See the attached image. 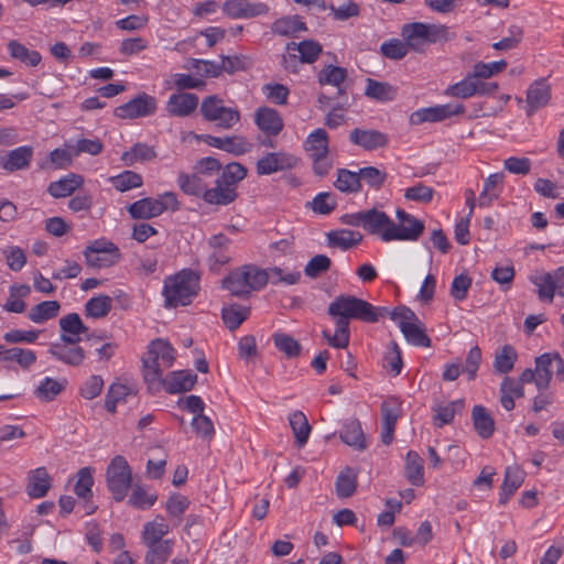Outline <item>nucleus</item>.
I'll return each instance as SVG.
<instances>
[{
	"instance_id": "11",
	"label": "nucleus",
	"mask_w": 564,
	"mask_h": 564,
	"mask_svg": "<svg viewBox=\"0 0 564 564\" xmlns=\"http://www.w3.org/2000/svg\"><path fill=\"white\" fill-rule=\"evenodd\" d=\"M158 110L155 97L141 93L128 102L115 109V116L120 119H137L150 117Z\"/></svg>"
},
{
	"instance_id": "46",
	"label": "nucleus",
	"mask_w": 564,
	"mask_h": 564,
	"mask_svg": "<svg viewBox=\"0 0 564 564\" xmlns=\"http://www.w3.org/2000/svg\"><path fill=\"white\" fill-rule=\"evenodd\" d=\"M61 304L57 301H44L33 306L28 317L36 324H42L56 317L59 313Z\"/></svg>"
},
{
	"instance_id": "15",
	"label": "nucleus",
	"mask_w": 564,
	"mask_h": 564,
	"mask_svg": "<svg viewBox=\"0 0 564 564\" xmlns=\"http://www.w3.org/2000/svg\"><path fill=\"white\" fill-rule=\"evenodd\" d=\"M297 159L285 152H270L263 155L257 162V173L259 175H270L279 171L293 169Z\"/></svg>"
},
{
	"instance_id": "10",
	"label": "nucleus",
	"mask_w": 564,
	"mask_h": 564,
	"mask_svg": "<svg viewBox=\"0 0 564 564\" xmlns=\"http://www.w3.org/2000/svg\"><path fill=\"white\" fill-rule=\"evenodd\" d=\"M530 281L536 286L541 302L552 303L556 293L564 296V265L552 272L535 273L530 276Z\"/></svg>"
},
{
	"instance_id": "18",
	"label": "nucleus",
	"mask_w": 564,
	"mask_h": 564,
	"mask_svg": "<svg viewBox=\"0 0 564 564\" xmlns=\"http://www.w3.org/2000/svg\"><path fill=\"white\" fill-rule=\"evenodd\" d=\"M33 148L30 145L19 147L0 156V169L13 173L26 170L33 158Z\"/></svg>"
},
{
	"instance_id": "4",
	"label": "nucleus",
	"mask_w": 564,
	"mask_h": 564,
	"mask_svg": "<svg viewBox=\"0 0 564 564\" xmlns=\"http://www.w3.org/2000/svg\"><path fill=\"white\" fill-rule=\"evenodd\" d=\"M401 35L406 41L409 48L415 53H424L431 44L445 42L454 37L448 26L423 22L404 24L401 29Z\"/></svg>"
},
{
	"instance_id": "8",
	"label": "nucleus",
	"mask_w": 564,
	"mask_h": 564,
	"mask_svg": "<svg viewBox=\"0 0 564 564\" xmlns=\"http://www.w3.org/2000/svg\"><path fill=\"white\" fill-rule=\"evenodd\" d=\"M200 111L204 119L217 122V126L224 129L232 128L240 120V112L235 108L225 107L223 100L215 95L203 100Z\"/></svg>"
},
{
	"instance_id": "34",
	"label": "nucleus",
	"mask_w": 564,
	"mask_h": 564,
	"mask_svg": "<svg viewBox=\"0 0 564 564\" xmlns=\"http://www.w3.org/2000/svg\"><path fill=\"white\" fill-rule=\"evenodd\" d=\"M523 475L518 468L507 467L499 494V503L506 505L523 482Z\"/></svg>"
},
{
	"instance_id": "24",
	"label": "nucleus",
	"mask_w": 564,
	"mask_h": 564,
	"mask_svg": "<svg viewBox=\"0 0 564 564\" xmlns=\"http://www.w3.org/2000/svg\"><path fill=\"white\" fill-rule=\"evenodd\" d=\"M340 440L356 451H365L367 442L361 429V424L357 419H348L345 421L340 431Z\"/></svg>"
},
{
	"instance_id": "17",
	"label": "nucleus",
	"mask_w": 564,
	"mask_h": 564,
	"mask_svg": "<svg viewBox=\"0 0 564 564\" xmlns=\"http://www.w3.org/2000/svg\"><path fill=\"white\" fill-rule=\"evenodd\" d=\"M224 12L234 19H248L265 14L269 7L265 3H251L248 0H227L223 6Z\"/></svg>"
},
{
	"instance_id": "59",
	"label": "nucleus",
	"mask_w": 564,
	"mask_h": 564,
	"mask_svg": "<svg viewBox=\"0 0 564 564\" xmlns=\"http://www.w3.org/2000/svg\"><path fill=\"white\" fill-rule=\"evenodd\" d=\"M357 488V476L352 469L346 468L336 479V494L339 498L351 497Z\"/></svg>"
},
{
	"instance_id": "51",
	"label": "nucleus",
	"mask_w": 564,
	"mask_h": 564,
	"mask_svg": "<svg viewBox=\"0 0 564 564\" xmlns=\"http://www.w3.org/2000/svg\"><path fill=\"white\" fill-rule=\"evenodd\" d=\"M156 158L153 147L145 143H137L129 151H126L121 160L127 166H131L137 162H147Z\"/></svg>"
},
{
	"instance_id": "49",
	"label": "nucleus",
	"mask_w": 564,
	"mask_h": 564,
	"mask_svg": "<svg viewBox=\"0 0 564 564\" xmlns=\"http://www.w3.org/2000/svg\"><path fill=\"white\" fill-rule=\"evenodd\" d=\"M250 308L238 304L223 307L221 317L225 325L230 329H237L249 316Z\"/></svg>"
},
{
	"instance_id": "62",
	"label": "nucleus",
	"mask_w": 564,
	"mask_h": 564,
	"mask_svg": "<svg viewBox=\"0 0 564 564\" xmlns=\"http://www.w3.org/2000/svg\"><path fill=\"white\" fill-rule=\"evenodd\" d=\"M474 73L469 74L463 80L448 86L445 90V95L455 98L467 99L476 95Z\"/></svg>"
},
{
	"instance_id": "37",
	"label": "nucleus",
	"mask_w": 564,
	"mask_h": 564,
	"mask_svg": "<svg viewBox=\"0 0 564 564\" xmlns=\"http://www.w3.org/2000/svg\"><path fill=\"white\" fill-rule=\"evenodd\" d=\"M8 51L13 59H18L26 66L35 67L42 61V56L37 51L29 50L24 44L17 40L8 42Z\"/></svg>"
},
{
	"instance_id": "20",
	"label": "nucleus",
	"mask_w": 564,
	"mask_h": 564,
	"mask_svg": "<svg viewBox=\"0 0 564 564\" xmlns=\"http://www.w3.org/2000/svg\"><path fill=\"white\" fill-rule=\"evenodd\" d=\"M47 352L56 360L70 367H80L86 358L85 348L82 346L50 344Z\"/></svg>"
},
{
	"instance_id": "3",
	"label": "nucleus",
	"mask_w": 564,
	"mask_h": 564,
	"mask_svg": "<svg viewBox=\"0 0 564 564\" xmlns=\"http://www.w3.org/2000/svg\"><path fill=\"white\" fill-rule=\"evenodd\" d=\"M174 359L175 350L167 340H152L142 358L144 381L152 388H159L164 382L163 371L172 367Z\"/></svg>"
},
{
	"instance_id": "39",
	"label": "nucleus",
	"mask_w": 564,
	"mask_h": 564,
	"mask_svg": "<svg viewBox=\"0 0 564 564\" xmlns=\"http://www.w3.org/2000/svg\"><path fill=\"white\" fill-rule=\"evenodd\" d=\"M286 51H296L300 55L302 63H314L322 53V45L313 40H304L300 43L290 42L286 45Z\"/></svg>"
},
{
	"instance_id": "5",
	"label": "nucleus",
	"mask_w": 564,
	"mask_h": 564,
	"mask_svg": "<svg viewBox=\"0 0 564 564\" xmlns=\"http://www.w3.org/2000/svg\"><path fill=\"white\" fill-rule=\"evenodd\" d=\"M268 283V274L253 264L242 265L231 271L224 280L223 288L232 295L245 297L252 291H259Z\"/></svg>"
},
{
	"instance_id": "30",
	"label": "nucleus",
	"mask_w": 564,
	"mask_h": 564,
	"mask_svg": "<svg viewBox=\"0 0 564 564\" xmlns=\"http://www.w3.org/2000/svg\"><path fill=\"white\" fill-rule=\"evenodd\" d=\"M197 376L192 371H174L167 376L166 380L162 384L170 393H180L192 390L196 383Z\"/></svg>"
},
{
	"instance_id": "14",
	"label": "nucleus",
	"mask_w": 564,
	"mask_h": 564,
	"mask_svg": "<svg viewBox=\"0 0 564 564\" xmlns=\"http://www.w3.org/2000/svg\"><path fill=\"white\" fill-rule=\"evenodd\" d=\"M349 141L365 151H376L389 144V137L376 129L355 128L349 132Z\"/></svg>"
},
{
	"instance_id": "61",
	"label": "nucleus",
	"mask_w": 564,
	"mask_h": 564,
	"mask_svg": "<svg viewBox=\"0 0 564 564\" xmlns=\"http://www.w3.org/2000/svg\"><path fill=\"white\" fill-rule=\"evenodd\" d=\"M64 389V383L56 379L46 377L40 382L34 393L37 399L50 402L53 401Z\"/></svg>"
},
{
	"instance_id": "21",
	"label": "nucleus",
	"mask_w": 564,
	"mask_h": 564,
	"mask_svg": "<svg viewBox=\"0 0 564 564\" xmlns=\"http://www.w3.org/2000/svg\"><path fill=\"white\" fill-rule=\"evenodd\" d=\"M254 122L268 137H275L283 129V120L280 113L268 107L259 108L256 111Z\"/></svg>"
},
{
	"instance_id": "13",
	"label": "nucleus",
	"mask_w": 564,
	"mask_h": 564,
	"mask_svg": "<svg viewBox=\"0 0 564 564\" xmlns=\"http://www.w3.org/2000/svg\"><path fill=\"white\" fill-rule=\"evenodd\" d=\"M231 240L224 234L212 236L207 241L208 258L207 262L213 271H218L221 267L231 260L230 253Z\"/></svg>"
},
{
	"instance_id": "12",
	"label": "nucleus",
	"mask_w": 564,
	"mask_h": 564,
	"mask_svg": "<svg viewBox=\"0 0 564 564\" xmlns=\"http://www.w3.org/2000/svg\"><path fill=\"white\" fill-rule=\"evenodd\" d=\"M465 107L463 104H446L434 107L423 108L413 112L410 117L412 124H421L423 122H438L452 116L463 115Z\"/></svg>"
},
{
	"instance_id": "44",
	"label": "nucleus",
	"mask_w": 564,
	"mask_h": 564,
	"mask_svg": "<svg viewBox=\"0 0 564 564\" xmlns=\"http://www.w3.org/2000/svg\"><path fill=\"white\" fill-rule=\"evenodd\" d=\"M61 332L69 333L70 335L85 336L87 341L97 339V337L88 334V327L84 325L80 316L77 313H69L59 319ZM98 339H101L98 337Z\"/></svg>"
},
{
	"instance_id": "29",
	"label": "nucleus",
	"mask_w": 564,
	"mask_h": 564,
	"mask_svg": "<svg viewBox=\"0 0 564 564\" xmlns=\"http://www.w3.org/2000/svg\"><path fill=\"white\" fill-rule=\"evenodd\" d=\"M327 243L332 248L348 250L362 241V235L350 229H338L327 232Z\"/></svg>"
},
{
	"instance_id": "57",
	"label": "nucleus",
	"mask_w": 564,
	"mask_h": 564,
	"mask_svg": "<svg viewBox=\"0 0 564 564\" xmlns=\"http://www.w3.org/2000/svg\"><path fill=\"white\" fill-rule=\"evenodd\" d=\"M112 307V300L108 295H98L88 300L85 304L86 315L93 318H101L108 315Z\"/></svg>"
},
{
	"instance_id": "55",
	"label": "nucleus",
	"mask_w": 564,
	"mask_h": 564,
	"mask_svg": "<svg viewBox=\"0 0 564 564\" xmlns=\"http://www.w3.org/2000/svg\"><path fill=\"white\" fill-rule=\"evenodd\" d=\"M290 425L292 427V431L295 435L296 443L300 447H302L304 444H306L310 433H311V425L305 416V414L301 411L293 412L290 417Z\"/></svg>"
},
{
	"instance_id": "27",
	"label": "nucleus",
	"mask_w": 564,
	"mask_h": 564,
	"mask_svg": "<svg viewBox=\"0 0 564 564\" xmlns=\"http://www.w3.org/2000/svg\"><path fill=\"white\" fill-rule=\"evenodd\" d=\"M347 77L346 68L327 65L318 74V83L321 85H332L337 87L336 98H345L347 96L346 88L341 86Z\"/></svg>"
},
{
	"instance_id": "6",
	"label": "nucleus",
	"mask_w": 564,
	"mask_h": 564,
	"mask_svg": "<svg viewBox=\"0 0 564 564\" xmlns=\"http://www.w3.org/2000/svg\"><path fill=\"white\" fill-rule=\"evenodd\" d=\"M107 488L112 498L117 501H123L132 484V470L128 460L121 456H115L106 470Z\"/></svg>"
},
{
	"instance_id": "60",
	"label": "nucleus",
	"mask_w": 564,
	"mask_h": 564,
	"mask_svg": "<svg viewBox=\"0 0 564 564\" xmlns=\"http://www.w3.org/2000/svg\"><path fill=\"white\" fill-rule=\"evenodd\" d=\"M93 471L94 469L91 467H83L77 471V481L75 484L74 490L78 498H82L86 501L93 497Z\"/></svg>"
},
{
	"instance_id": "2",
	"label": "nucleus",
	"mask_w": 564,
	"mask_h": 564,
	"mask_svg": "<svg viewBox=\"0 0 564 564\" xmlns=\"http://www.w3.org/2000/svg\"><path fill=\"white\" fill-rule=\"evenodd\" d=\"M199 291V275L191 269H184L164 280L162 295L164 307L188 305Z\"/></svg>"
},
{
	"instance_id": "9",
	"label": "nucleus",
	"mask_w": 564,
	"mask_h": 564,
	"mask_svg": "<svg viewBox=\"0 0 564 564\" xmlns=\"http://www.w3.org/2000/svg\"><path fill=\"white\" fill-rule=\"evenodd\" d=\"M395 216L399 224L393 221V227L384 235V242L419 240L425 228L423 221L401 208L397 209Z\"/></svg>"
},
{
	"instance_id": "45",
	"label": "nucleus",
	"mask_w": 564,
	"mask_h": 564,
	"mask_svg": "<svg viewBox=\"0 0 564 564\" xmlns=\"http://www.w3.org/2000/svg\"><path fill=\"white\" fill-rule=\"evenodd\" d=\"M272 340L275 348L283 352L289 359L297 358L302 352L301 344L286 333H274L272 335Z\"/></svg>"
},
{
	"instance_id": "33",
	"label": "nucleus",
	"mask_w": 564,
	"mask_h": 564,
	"mask_svg": "<svg viewBox=\"0 0 564 564\" xmlns=\"http://www.w3.org/2000/svg\"><path fill=\"white\" fill-rule=\"evenodd\" d=\"M473 423L476 432L482 438H489L495 431V420L482 405H475L471 411Z\"/></svg>"
},
{
	"instance_id": "16",
	"label": "nucleus",
	"mask_w": 564,
	"mask_h": 564,
	"mask_svg": "<svg viewBox=\"0 0 564 564\" xmlns=\"http://www.w3.org/2000/svg\"><path fill=\"white\" fill-rule=\"evenodd\" d=\"M198 96L193 93L178 91L169 97L166 102V111L173 117H188L198 107Z\"/></svg>"
},
{
	"instance_id": "48",
	"label": "nucleus",
	"mask_w": 564,
	"mask_h": 564,
	"mask_svg": "<svg viewBox=\"0 0 564 564\" xmlns=\"http://www.w3.org/2000/svg\"><path fill=\"white\" fill-rule=\"evenodd\" d=\"M518 359V354L511 345H505L495 355L494 369L496 373H509Z\"/></svg>"
},
{
	"instance_id": "26",
	"label": "nucleus",
	"mask_w": 564,
	"mask_h": 564,
	"mask_svg": "<svg viewBox=\"0 0 564 564\" xmlns=\"http://www.w3.org/2000/svg\"><path fill=\"white\" fill-rule=\"evenodd\" d=\"M84 184V177L79 174L69 173L58 181L52 182L47 192L55 198L70 196L77 188Z\"/></svg>"
},
{
	"instance_id": "32",
	"label": "nucleus",
	"mask_w": 564,
	"mask_h": 564,
	"mask_svg": "<svg viewBox=\"0 0 564 564\" xmlns=\"http://www.w3.org/2000/svg\"><path fill=\"white\" fill-rule=\"evenodd\" d=\"M237 197L236 189L228 187L219 180L216 181V186L213 188L205 189L203 199L213 205H228L232 203Z\"/></svg>"
},
{
	"instance_id": "25",
	"label": "nucleus",
	"mask_w": 564,
	"mask_h": 564,
	"mask_svg": "<svg viewBox=\"0 0 564 564\" xmlns=\"http://www.w3.org/2000/svg\"><path fill=\"white\" fill-rule=\"evenodd\" d=\"M52 478L44 467H39L29 473L26 491L31 498H42L50 490Z\"/></svg>"
},
{
	"instance_id": "22",
	"label": "nucleus",
	"mask_w": 564,
	"mask_h": 564,
	"mask_svg": "<svg viewBox=\"0 0 564 564\" xmlns=\"http://www.w3.org/2000/svg\"><path fill=\"white\" fill-rule=\"evenodd\" d=\"M551 98V88L546 79L540 78L533 82L527 91L528 115L531 116L538 109L547 105Z\"/></svg>"
},
{
	"instance_id": "28",
	"label": "nucleus",
	"mask_w": 564,
	"mask_h": 564,
	"mask_svg": "<svg viewBox=\"0 0 564 564\" xmlns=\"http://www.w3.org/2000/svg\"><path fill=\"white\" fill-rule=\"evenodd\" d=\"M500 403L507 411L514 409V399L524 397V388L512 377H505L500 383Z\"/></svg>"
},
{
	"instance_id": "23",
	"label": "nucleus",
	"mask_w": 564,
	"mask_h": 564,
	"mask_svg": "<svg viewBox=\"0 0 564 564\" xmlns=\"http://www.w3.org/2000/svg\"><path fill=\"white\" fill-rule=\"evenodd\" d=\"M36 354L32 349L17 346L8 348L4 345H0V364L14 362L22 370H29L36 362Z\"/></svg>"
},
{
	"instance_id": "41",
	"label": "nucleus",
	"mask_w": 564,
	"mask_h": 564,
	"mask_svg": "<svg viewBox=\"0 0 564 564\" xmlns=\"http://www.w3.org/2000/svg\"><path fill=\"white\" fill-rule=\"evenodd\" d=\"M86 264L94 269L109 268L120 259L119 248L108 249L102 253H93L91 250H84Z\"/></svg>"
},
{
	"instance_id": "42",
	"label": "nucleus",
	"mask_w": 564,
	"mask_h": 564,
	"mask_svg": "<svg viewBox=\"0 0 564 564\" xmlns=\"http://www.w3.org/2000/svg\"><path fill=\"white\" fill-rule=\"evenodd\" d=\"M147 554L144 556L145 564H164L172 554L174 541L171 539L164 542L147 544Z\"/></svg>"
},
{
	"instance_id": "43",
	"label": "nucleus",
	"mask_w": 564,
	"mask_h": 564,
	"mask_svg": "<svg viewBox=\"0 0 564 564\" xmlns=\"http://www.w3.org/2000/svg\"><path fill=\"white\" fill-rule=\"evenodd\" d=\"M130 488L131 494L128 499V505L135 509H149L158 500V495L155 492H150L144 486L138 482L133 484Z\"/></svg>"
},
{
	"instance_id": "52",
	"label": "nucleus",
	"mask_w": 564,
	"mask_h": 564,
	"mask_svg": "<svg viewBox=\"0 0 564 564\" xmlns=\"http://www.w3.org/2000/svg\"><path fill=\"white\" fill-rule=\"evenodd\" d=\"M357 174L358 172H351L347 169H338L334 186L341 193H359L361 191V184Z\"/></svg>"
},
{
	"instance_id": "56",
	"label": "nucleus",
	"mask_w": 564,
	"mask_h": 564,
	"mask_svg": "<svg viewBox=\"0 0 564 564\" xmlns=\"http://www.w3.org/2000/svg\"><path fill=\"white\" fill-rule=\"evenodd\" d=\"M464 409V401L456 400L445 404H438L434 406L435 415L434 422L438 427L444 426L445 424H449L456 412H460Z\"/></svg>"
},
{
	"instance_id": "1",
	"label": "nucleus",
	"mask_w": 564,
	"mask_h": 564,
	"mask_svg": "<svg viewBox=\"0 0 564 564\" xmlns=\"http://www.w3.org/2000/svg\"><path fill=\"white\" fill-rule=\"evenodd\" d=\"M388 312L387 307H376L354 295L341 294L328 305L327 313L335 321L350 324V319L364 323H377Z\"/></svg>"
},
{
	"instance_id": "54",
	"label": "nucleus",
	"mask_w": 564,
	"mask_h": 564,
	"mask_svg": "<svg viewBox=\"0 0 564 564\" xmlns=\"http://www.w3.org/2000/svg\"><path fill=\"white\" fill-rule=\"evenodd\" d=\"M336 329L334 335H332L328 330L324 329L322 332V336L326 339L327 344L330 347L337 349H344L349 345L350 339V329L347 323H343L340 321H335Z\"/></svg>"
},
{
	"instance_id": "63",
	"label": "nucleus",
	"mask_w": 564,
	"mask_h": 564,
	"mask_svg": "<svg viewBox=\"0 0 564 564\" xmlns=\"http://www.w3.org/2000/svg\"><path fill=\"white\" fill-rule=\"evenodd\" d=\"M410 48L406 41L399 39H391L384 41L380 46L381 54L390 59L399 61L406 56Z\"/></svg>"
},
{
	"instance_id": "35",
	"label": "nucleus",
	"mask_w": 564,
	"mask_h": 564,
	"mask_svg": "<svg viewBox=\"0 0 564 564\" xmlns=\"http://www.w3.org/2000/svg\"><path fill=\"white\" fill-rule=\"evenodd\" d=\"M404 475L413 486L419 487L424 484L423 459L416 452L410 451L406 454Z\"/></svg>"
},
{
	"instance_id": "58",
	"label": "nucleus",
	"mask_w": 564,
	"mask_h": 564,
	"mask_svg": "<svg viewBox=\"0 0 564 564\" xmlns=\"http://www.w3.org/2000/svg\"><path fill=\"white\" fill-rule=\"evenodd\" d=\"M306 25L297 17H284L276 20L272 25V31L275 34L283 36H294L301 31H305Z\"/></svg>"
},
{
	"instance_id": "40",
	"label": "nucleus",
	"mask_w": 564,
	"mask_h": 564,
	"mask_svg": "<svg viewBox=\"0 0 564 564\" xmlns=\"http://www.w3.org/2000/svg\"><path fill=\"white\" fill-rule=\"evenodd\" d=\"M365 95L371 99L384 102L393 100L397 95V90L389 83L367 78Z\"/></svg>"
},
{
	"instance_id": "47",
	"label": "nucleus",
	"mask_w": 564,
	"mask_h": 564,
	"mask_svg": "<svg viewBox=\"0 0 564 564\" xmlns=\"http://www.w3.org/2000/svg\"><path fill=\"white\" fill-rule=\"evenodd\" d=\"M169 533V525L163 518L158 517L143 525L142 542L144 545L164 542L163 536Z\"/></svg>"
},
{
	"instance_id": "50",
	"label": "nucleus",
	"mask_w": 564,
	"mask_h": 564,
	"mask_svg": "<svg viewBox=\"0 0 564 564\" xmlns=\"http://www.w3.org/2000/svg\"><path fill=\"white\" fill-rule=\"evenodd\" d=\"M177 184L186 195L192 196H203L207 186L197 172L194 174L181 173L177 177Z\"/></svg>"
},
{
	"instance_id": "7",
	"label": "nucleus",
	"mask_w": 564,
	"mask_h": 564,
	"mask_svg": "<svg viewBox=\"0 0 564 564\" xmlns=\"http://www.w3.org/2000/svg\"><path fill=\"white\" fill-rule=\"evenodd\" d=\"M328 133L318 128L311 132L304 143L310 159L313 161V171L318 176H325L333 167V160L328 155Z\"/></svg>"
},
{
	"instance_id": "36",
	"label": "nucleus",
	"mask_w": 564,
	"mask_h": 564,
	"mask_svg": "<svg viewBox=\"0 0 564 564\" xmlns=\"http://www.w3.org/2000/svg\"><path fill=\"white\" fill-rule=\"evenodd\" d=\"M536 375V389L547 390L552 381V366L553 357L552 354L545 352L538 356L534 360Z\"/></svg>"
},
{
	"instance_id": "38",
	"label": "nucleus",
	"mask_w": 564,
	"mask_h": 564,
	"mask_svg": "<svg viewBox=\"0 0 564 564\" xmlns=\"http://www.w3.org/2000/svg\"><path fill=\"white\" fill-rule=\"evenodd\" d=\"M400 330L409 344L419 347L431 346V339L426 335L424 326L419 319L412 323H401Z\"/></svg>"
},
{
	"instance_id": "64",
	"label": "nucleus",
	"mask_w": 564,
	"mask_h": 564,
	"mask_svg": "<svg viewBox=\"0 0 564 564\" xmlns=\"http://www.w3.org/2000/svg\"><path fill=\"white\" fill-rule=\"evenodd\" d=\"M246 176L247 169L238 162H231L225 166L221 176L218 180L228 187L235 188V185L242 181Z\"/></svg>"
},
{
	"instance_id": "19",
	"label": "nucleus",
	"mask_w": 564,
	"mask_h": 564,
	"mask_svg": "<svg viewBox=\"0 0 564 564\" xmlns=\"http://www.w3.org/2000/svg\"><path fill=\"white\" fill-rule=\"evenodd\" d=\"M393 227V220L376 207L367 209L365 214L364 230L369 235L378 236L384 241V235Z\"/></svg>"
},
{
	"instance_id": "31",
	"label": "nucleus",
	"mask_w": 564,
	"mask_h": 564,
	"mask_svg": "<svg viewBox=\"0 0 564 564\" xmlns=\"http://www.w3.org/2000/svg\"><path fill=\"white\" fill-rule=\"evenodd\" d=\"M161 208L156 198L145 197L129 205L128 212L133 219H150L160 216Z\"/></svg>"
},
{
	"instance_id": "53",
	"label": "nucleus",
	"mask_w": 564,
	"mask_h": 564,
	"mask_svg": "<svg viewBox=\"0 0 564 564\" xmlns=\"http://www.w3.org/2000/svg\"><path fill=\"white\" fill-rule=\"evenodd\" d=\"M360 184H366L375 191H379L384 185L388 173L384 170H380L376 166H365L359 169L358 174Z\"/></svg>"
}]
</instances>
